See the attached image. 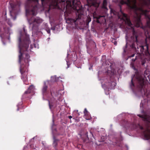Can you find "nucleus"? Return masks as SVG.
Returning a JSON list of instances; mask_svg holds the SVG:
<instances>
[{
	"label": "nucleus",
	"mask_w": 150,
	"mask_h": 150,
	"mask_svg": "<svg viewBox=\"0 0 150 150\" xmlns=\"http://www.w3.org/2000/svg\"><path fill=\"white\" fill-rule=\"evenodd\" d=\"M91 68L92 69V67H90L89 68V69L91 70Z\"/></svg>",
	"instance_id": "nucleus-35"
},
{
	"label": "nucleus",
	"mask_w": 150,
	"mask_h": 150,
	"mask_svg": "<svg viewBox=\"0 0 150 150\" xmlns=\"http://www.w3.org/2000/svg\"><path fill=\"white\" fill-rule=\"evenodd\" d=\"M128 44V43L127 42L126 46L125 47H123V54H124L126 52V49L127 47V46Z\"/></svg>",
	"instance_id": "nucleus-18"
},
{
	"label": "nucleus",
	"mask_w": 150,
	"mask_h": 150,
	"mask_svg": "<svg viewBox=\"0 0 150 150\" xmlns=\"http://www.w3.org/2000/svg\"><path fill=\"white\" fill-rule=\"evenodd\" d=\"M132 80H133V78H132V79H131V84L130 85V86L131 88L132 89L133 88V87L134 86V85L133 84V82H132Z\"/></svg>",
	"instance_id": "nucleus-20"
},
{
	"label": "nucleus",
	"mask_w": 150,
	"mask_h": 150,
	"mask_svg": "<svg viewBox=\"0 0 150 150\" xmlns=\"http://www.w3.org/2000/svg\"><path fill=\"white\" fill-rule=\"evenodd\" d=\"M58 99L59 100H60V99Z\"/></svg>",
	"instance_id": "nucleus-41"
},
{
	"label": "nucleus",
	"mask_w": 150,
	"mask_h": 150,
	"mask_svg": "<svg viewBox=\"0 0 150 150\" xmlns=\"http://www.w3.org/2000/svg\"><path fill=\"white\" fill-rule=\"evenodd\" d=\"M34 46L35 48H38L39 47V45L38 44L36 45L34 44Z\"/></svg>",
	"instance_id": "nucleus-23"
},
{
	"label": "nucleus",
	"mask_w": 150,
	"mask_h": 150,
	"mask_svg": "<svg viewBox=\"0 0 150 150\" xmlns=\"http://www.w3.org/2000/svg\"><path fill=\"white\" fill-rule=\"evenodd\" d=\"M16 19V17H14V18H13V20H15Z\"/></svg>",
	"instance_id": "nucleus-34"
},
{
	"label": "nucleus",
	"mask_w": 150,
	"mask_h": 150,
	"mask_svg": "<svg viewBox=\"0 0 150 150\" xmlns=\"http://www.w3.org/2000/svg\"><path fill=\"white\" fill-rule=\"evenodd\" d=\"M67 68H68V67H69V65L68 64V63H67Z\"/></svg>",
	"instance_id": "nucleus-31"
},
{
	"label": "nucleus",
	"mask_w": 150,
	"mask_h": 150,
	"mask_svg": "<svg viewBox=\"0 0 150 150\" xmlns=\"http://www.w3.org/2000/svg\"><path fill=\"white\" fill-rule=\"evenodd\" d=\"M137 127L143 130V134L145 139H150V122H149L147 124L144 128L139 124H138Z\"/></svg>",
	"instance_id": "nucleus-6"
},
{
	"label": "nucleus",
	"mask_w": 150,
	"mask_h": 150,
	"mask_svg": "<svg viewBox=\"0 0 150 150\" xmlns=\"http://www.w3.org/2000/svg\"><path fill=\"white\" fill-rule=\"evenodd\" d=\"M40 2L43 8H47L46 11L49 12L50 9H60L65 8L66 11H76L75 18H68L66 23L72 25L76 26L85 23L84 11L79 0H27L25 4L26 15L35 16Z\"/></svg>",
	"instance_id": "nucleus-1"
},
{
	"label": "nucleus",
	"mask_w": 150,
	"mask_h": 150,
	"mask_svg": "<svg viewBox=\"0 0 150 150\" xmlns=\"http://www.w3.org/2000/svg\"><path fill=\"white\" fill-rule=\"evenodd\" d=\"M52 30H55V28H52Z\"/></svg>",
	"instance_id": "nucleus-33"
},
{
	"label": "nucleus",
	"mask_w": 150,
	"mask_h": 150,
	"mask_svg": "<svg viewBox=\"0 0 150 150\" xmlns=\"http://www.w3.org/2000/svg\"><path fill=\"white\" fill-rule=\"evenodd\" d=\"M104 17L103 16H99L97 18V19H99L100 18Z\"/></svg>",
	"instance_id": "nucleus-26"
},
{
	"label": "nucleus",
	"mask_w": 150,
	"mask_h": 150,
	"mask_svg": "<svg viewBox=\"0 0 150 150\" xmlns=\"http://www.w3.org/2000/svg\"><path fill=\"white\" fill-rule=\"evenodd\" d=\"M10 29L7 28L5 24H0V37L1 38L5 33L10 34Z\"/></svg>",
	"instance_id": "nucleus-8"
},
{
	"label": "nucleus",
	"mask_w": 150,
	"mask_h": 150,
	"mask_svg": "<svg viewBox=\"0 0 150 150\" xmlns=\"http://www.w3.org/2000/svg\"><path fill=\"white\" fill-rule=\"evenodd\" d=\"M134 55H135V54H133L131 56H129L128 57L129 58H131V57H133L134 56Z\"/></svg>",
	"instance_id": "nucleus-24"
},
{
	"label": "nucleus",
	"mask_w": 150,
	"mask_h": 150,
	"mask_svg": "<svg viewBox=\"0 0 150 150\" xmlns=\"http://www.w3.org/2000/svg\"><path fill=\"white\" fill-rule=\"evenodd\" d=\"M139 117H141V115H139Z\"/></svg>",
	"instance_id": "nucleus-38"
},
{
	"label": "nucleus",
	"mask_w": 150,
	"mask_h": 150,
	"mask_svg": "<svg viewBox=\"0 0 150 150\" xmlns=\"http://www.w3.org/2000/svg\"><path fill=\"white\" fill-rule=\"evenodd\" d=\"M54 99L53 98L52 99H51L50 100H48L49 105V107H50V108H51V104L52 102V101H54Z\"/></svg>",
	"instance_id": "nucleus-19"
},
{
	"label": "nucleus",
	"mask_w": 150,
	"mask_h": 150,
	"mask_svg": "<svg viewBox=\"0 0 150 150\" xmlns=\"http://www.w3.org/2000/svg\"><path fill=\"white\" fill-rule=\"evenodd\" d=\"M116 83L114 82H112L109 88L112 89L113 88L116 86Z\"/></svg>",
	"instance_id": "nucleus-14"
},
{
	"label": "nucleus",
	"mask_w": 150,
	"mask_h": 150,
	"mask_svg": "<svg viewBox=\"0 0 150 150\" xmlns=\"http://www.w3.org/2000/svg\"><path fill=\"white\" fill-rule=\"evenodd\" d=\"M84 113L85 114V115H86L88 113V111H87V109L86 108H85L84 109Z\"/></svg>",
	"instance_id": "nucleus-22"
},
{
	"label": "nucleus",
	"mask_w": 150,
	"mask_h": 150,
	"mask_svg": "<svg viewBox=\"0 0 150 150\" xmlns=\"http://www.w3.org/2000/svg\"><path fill=\"white\" fill-rule=\"evenodd\" d=\"M54 142L53 143V146L55 147H56L57 145V143L58 141V140L56 139L54 137H53Z\"/></svg>",
	"instance_id": "nucleus-13"
},
{
	"label": "nucleus",
	"mask_w": 150,
	"mask_h": 150,
	"mask_svg": "<svg viewBox=\"0 0 150 150\" xmlns=\"http://www.w3.org/2000/svg\"><path fill=\"white\" fill-rule=\"evenodd\" d=\"M97 22L98 23H100L99 21H97Z\"/></svg>",
	"instance_id": "nucleus-36"
},
{
	"label": "nucleus",
	"mask_w": 150,
	"mask_h": 150,
	"mask_svg": "<svg viewBox=\"0 0 150 150\" xmlns=\"http://www.w3.org/2000/svg\"><path fill=\"white\" fill-rule=\"evenodd\" d=\"M30 51H31V49H30Z\"/></svg>",
	"instance_id": "nucleus-42"
},
{
	"label": "nucleus",
	"mask_w": 150,
	"mask_h": 150,
	"mask_svg": "<svg viewBox=\"0 0 150 150\" xmlns=\"http://www.w3.org/2000/svg\"><path fill=\"white\" fill-rule=\"evenodd\" d=\"M6 22L11 27L12 26V24L11 22L10 21V19H7L6 20Z\"/></svg>",
	"instance_id": "nucleus-15"
},
{
	"label": "nucleus",
	"mask_w": 150,
	"mask_h": 150,
	"mask_svg": "<svg viewBox=\"0 0 150 150\" xmlns=\"http://www.w3.org/2000/svg\"><path fill=\"white\" fill-rule=\"evenodd\" d=\"M72 117L71 115L68 116V118L70 119H71Z\"/></svg>",
	"instance_id": "nucleus-29"
},
{
	"label": "nucleus",
	"mask_w": 150,
	"mask_h": 150,
	"mask_svg": "<svg viewBox=\"0 0 150 150\" xmlns=\"http://www.w3.org/2000/svg\"><path fill=\"white\" fill-rule=\"evenodd\" d=\"M51 80L53 81H57V78L56 76H51Z\"/></svg>",
	"instance_id": "nucleus-16"
},
{
	"label": "nucleus",
	"mask_w": 150,
	"mask_h": 150,
	"mask_svg": "<svg viewBox=\"0 0 150 150\" xmlns=\"http://www.w3.org/2000/svg\"><path fill=\"white\" fill-rule=\"evenodd\" d=\"M35 89V87L33 85H31L30 86L28 90L25 92L24 94L23 95V97L26 94H28L31 92H33Z\"/></svg>",
	"instance_id": "nucleus-10"
},
{
	"label": "nucleus",
	"mask_w": 150,
	"mask_h": 150,
	"mask_svg": "<svg viewBox=\"0 0 150 150\" xmlns=\"http://www.w3.org/2000/svg\"><path fill=\"white\" fill-rule=\"evenodd\" d=\"M146 120H147V121L149 122V121H148L147 120V119H146Z\"/></svg>",
	"instance_id": "nucleus-40"
},
{
	"label": "nucleus",
	"mask_w": 150,
	"mask_h": 150,
	"mask_svg": "<svg viewBox=\"0 0 150 150\" xmlns=\"http://www.w3.org/2000/svg\"><path fill=\"white\" fill-rule=\"evenodd\" d=\"M87 5L88 6V10H91L92 12L96 13L100 3L96 0H87Z\"/></svg>",
	"instance_id": "nucleus-4"
},
{
	"label": "nucleus",
	"mask_w": 150,
	"mask_h": 150,
	"mask_svg": "<svg viewBox=\"0 0 150 150\" xmlns=\"http://www.w3.org/2000/svg\"><path fill=\"white\" fill-rule=\"evenodd\" d=\"M128 35L127 33V34H126V36Z\"/></svg>",
	"instance_id": "nucleus-37"
},
{
	"label": "nucleus",
	"mask_w": 150,
	"mask_h": 150,
	"mask_svg": "<svg viewBox=\"0 0 150 150\" xmlns=\"http://www.w3.org/2000/svg\"><path fill=\"white\" fill-rule=\"evenodd\" d=\"M85 137L88 136L87 132H85V134L84 135Z\"/></svg>",
	"instance_id": "nucleus-27"
},
{
	"label": "nucleus",
	"mask_w": 150,
	"mask_h": 150,
	"mask_svg": "<svg viewBox=\"0 0 150 150\" xmlns=\"http://www.w3.org/2000/svg\"><path fill=\"white\" fill-rule=\"evenodd\" d=\"M44 25L45 26V30L47 31V32L48 34H50V30L47 27V24L46 23H44Z\"/></svg>",
	"instance_id": "nucleus-11"
},
{
	"label": "nucleus",
	"mask_w": 150,
	"mask_h": 150,
	"mask_svg": "<svg viewBox=\"0 0 150 150\" xmlns=\"http://www.w3.org/2000/svg\"><path fill=\"white\" fill-rule=\"evenodd\" d=\"M9 4L11 7V10H10L11 14H14L16 15L20 11V6L21 3L20 1H17L14 3L12 1L9 2Z\"/></svg>",
	"instance_id": "nucleus-5"
},
{
	"label": "nucleus",
	"mask_w": 150,
	"mask_h": 150,
	"mask_svg": "<svg viewBox=\"0 0 150 150\" xmlns=\"http://www.w3.org/2000/svg\"><path fill=\"white\" fill-rule=\"evenodd\" d=\"M144 62V61H142V65H144V64H145V62Z\"/></svg>",
	"instance_id": "nucleus-25"
},
{
	"label": "nucleus",
	"mask_w": 150,
	"mask_h": 150,
	"mask_svg": "<svg viewBox=\"0 0 150 150\" xmlns=\"http://www.w3.org/2000/svg\"><path fill=\"white\" fill-rule=\"evenodd\" d=\"M19 110V109H18V108L17 109V110Z\"/></svg>",
	"instance_id": "nucleus-39"
},
{
	"label": "nucleus",
	"mask_w": 150,
	"mask_h": 150,
	"mask_svg": "<svg viewBox=\"0 0 150 150\" xmlns=\"http://www.w3.org/2000/svg\"><path fill=\"white\" fill-rule=\"evenodd\" d=\"M43 20L39 17L35 18L32 17L28 20V22L32 27L33 30L34 31L35 30L38 29V27L40 24L43 22Z\"/></svg>",
	"instance_id": "nucleus-3"
},
{
	"label": "nucleus",
	"mask_w": 150,
	"mask_h": 150,
	"mask_svg": "<svg viewBox=\"0 0 150 150\" xmlns=\"http://www.w3.org/2000/svg\"><path fill=\"white\" fill-rule=\"evenodd\" d=\"M138 82L137 86L141 91L143 89L144 85V79L142 76L139 74H136L134 76Z\"/></svg>",
	"instance_id": "nucleus-7"
},
{
	"label": "nucleus",
	"mask_w": 150,
	"mask_h": 150,
	"mask_svg": "<svg viewBox=\"0 0 150 150\" xmlns=\"http://www.w3.org/2000/svg\"><path fill=\"white\" fill-rule=\"evenodd\" d=\"M112 42L114 43V44L115 45H117V42L115 41V39H112Z\"/></svg>",
	"instance_id": "nucleus-21"
},
{
	"label": "nucleus",
	"mask_w": 150,
	"mask_h": 150,
	"mask_svg": "<svg viewBox=\"0 0 150 150\" xmlns=\"http://www.w3.org/2000/svg\"><path fill=\"white\" fill-rule=\"evenodd\" d=\"M42 92L43 97L46 96L47 92V86L46 84V82H45L42 88Z\"/></svg>",
	"instance_id": "nucleus-9"
},
{
	"label": "nucleus",
	"mask_w": 150,
	"mask_h": 150,
	"mask_svg": "<svg viewBox=\"0 0 150 150\" xmlns=\"http://www.w3.org/2000/svg\"><path fill=\"white\" fill-rule=\"evenodd\" d=\"M91 18L89 17H87V19L86 20V23L87 25H88L89 23L91 22Z\"/></svg>",
	"instance_id": "nucleus-17"
},
{
	"label": "nucleus",
	"mask_w": 150,
	"mask_h": 150,
	"mask_svg": "<svg viewBox=\"0 0 150 150\" xmlns=\"http://www.w3.org/2000/svg\"><path fill=\"white\" fill-rule=\"evenodd\" d=\"M137 59V58H136L135 59H132V60L133 62H134Z\"/></svg>",
	"instance_id": "nucleus-28"
},
{
	"label": "nucleus",
	"mask_w": 150,
	"mask_h": 150,
	"mask_svg": "<svg viewBox=\"0 0 150 150\" xmlns=\"http://www.w3.org/2000/svg\"><path fill=\"white\" fill-rule=\"evenodd\" d=\"M79 135H80L81 136H82V135H83V134H79Z\"/></svg>",
	"instance_id": "nucleus-32"
},
{
	"label": "nucleus",
	"mask_w": 150,
	"mask_h": 150,
	"mask_svg": "<svg viewBox=\"0 0 150 150\" xmlns=\"http://www.w3.org/2000/svg\"><path fill=\"white\" fill-rule=\"evenodd\" d=\"M107 5V0H104L103 2L102 8L104 9H106V6Z\"/></svg>",
	"instance_id": "nucleus-12"
},
{
	"label": "nucleus",
	"mask_w": 150,
	"mask_h": 150,
	"mask_svg": "<svg viewBox=\"0 0 150 150\" xmlns=\"http://www.w3.org/2000/svg\"><path fill=\"white\" fill-rule=\"evenodd\" d=\"M23 30L24 34H22V32L20 31L19 36L18 38V47L20 53V54L19 55V62L21 64L20 70L22 75L21 79L23 80L24 83L27 85V84L25 83V82L27 81V78L26 77H24L23 75L25 71L23 66L24 64L22 65L21 61L22 55L25 54V58L24 59V61L25 64L24 65H25V67H28L29 66L28 62L30 61L29 59L30 56L28 54L25 53V52L26 51L28 52V49L30 41L29 40V35L27 34L26 30H25L24 27L23 28Z\"/></svg>",
	"instance_id": "nucleus-2"
},
{
	"label": "nucleus",
	"mask_w": 150,
	"mask_h": 150,
	"mask_svg": "<svg viewBox=\"0 0 150 150\" xmlns=\"http://www.w3.org/2000/svg\"><path fill=\"white\" fill-rule=\"evenodd\" d=\"M33 48V46L32 45H30V49H32Z\"/></svg>",
	"instance_id": "nucleus-30"
}]
</instances>
